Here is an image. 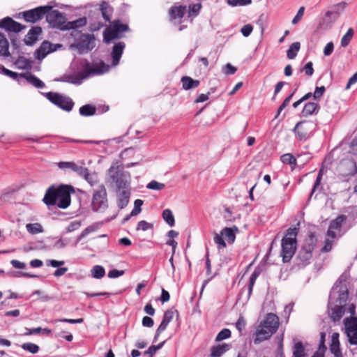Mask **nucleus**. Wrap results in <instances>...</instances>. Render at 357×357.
I'll return each mask as SVG.
<instances>
[{"mask_svg": "<svg viewBox=\"0 0 357 357\" xmlns=\"http://www.w3.org/2000/svg\"><path fill=\"white\" fill-rule=\"evenodd\" d=\"M348 296L346 284L336 282L331 289L328 304V314L333 321H340L344 315Z\"/></svg>", "mask_w": 357, "mask_h": 357, "instance_id": "f257e3e1", "label": "nucleus"}, {"mask_svg": "<svg viewBox=\"0 0 357 357\" xmlns=\"http://www.w3.org/2000/svg\"><path fill=\"white\" fill-rule=\"evenodd\" d=\"M74 192L71 185H61L57 188L50 187L44 196L43 202L47 206L57 205L60 208L65 209L70 204V194Z\"/></svg>", "mask_w": 357, "mask_h": 357, "instance_id": "f03ea898", "label": "nucleus"}, {"mask_svg": "<svg viewBox=\"0 0 357 357\" xmlns=\"http://www.w3.org/2000/svg\"><path fill=\"white\" fill-rule=\"evenodd\" d=\"M278 326L279 318L278 316L273 313H268L256 331L255 344L269 339L277 331Z\"/></svg>", "mask_w": 357, "mask_h": 357, "instance_id": "7ed1b4c3", "label": "nucleus"}, {"mask_svg": "<svg viewBox=\"0 0 357 357\" xmlns=\"http://www.w3.org/2000/svg\"><path fill=\"white\" fill-rule=\"evenodd\" d=\"M109 68L110 66L109 65L100 61L98 63H95L93 66L87 69V71L84 73H77L63 75L61 81L79 85L86 78L91 75L105 73L109 70Z\"/></svg>", "mask_w": 357, "mask_h": 357, "instance_id": "20e7f679", "label": "nucleus"}, {"mask_svg": "<svg viewBox=\"0 0 357 357\" xmlns=\"http://www.w3.org/2000/svg\"><path fill=\"white\" fill-rule=\"evenodd\" d=\"M97 16L91 17L89 24V31H97L104 27L107 22H110L113 8L106 1H102L100 4Z\"/></svg>", "mask_w": 357, "mask_h": 357, "instance_id": "39448f33", "label": "nucleus"}, {"mask_svg": "<svg viewBox=\"0 0 357 357\" xmlns=\"http://www.w3.org/2000/svg\"><path fill=\"white\" fill-rule=\"evenodd\" d=\"M297 234L296 228H289L282 239L281 256L283 262H289L294 255L297 246Z\"/></svg>", "mask_w": 357, "mask_h": 357, "instance_id": "423d86ee", "label": "nucleus"}, {"mask_svg": "<svg viewBox=\"0 0 357 357\" xmlns=\"http://www.w3.org/2000/svg\"><path fill=\"white\" fill-rule=\"evenodd\" d=\"M108 176L116 185V190H131V176L128 172L123 171L118 165H112L108 169Z\"/></svg>", "mask_w": 357, "mask_h": 357, "instance_id": "0eeeda50", "label": "nucleus"}, {"mask_svg": "<svg viewBox=\"0 0 357 357\" xmlns=\"http://www.w3.org/2000/svg\"><path fill=\"white\" fill-rule=\"evenodd\" d=\"M91 208L98 213H102L108 208L107 194L104 185H100L93 190Z\"/></svg>", "mask_w": 357, "mask_h": 357, "instance_id": "6e6552de", "label": "nucleus"}, {"mask_svg": "<svg viewBox=\"0 0 357 357\" xmlns=\"http://www.w3.org/2000/svg\"><path fill=\"white\" fill-rule=\"evenodd\" d=\"M129 27L127 24H123L120 20H114L107 26L103 32V40L105 43L116 38H121L123 33L128 31Z\"/></svg>", "mask_w": 357, "mask_h": 357, "instance_id": "1a4fd4ad", "label": "nucleus"}, {"mask_svg": "<svg viewBox=\"0 0 357 357\" xmlns=\"http://www.w3.org/2000/svg\"><path fill=\"white\" fill-rule=\"evenodd\" d=\"M317 239L313 234H310L305 241V243L301 250L298 251L297 259L299 261V265L305 266L312 257V252L315 247Z\"/></svg>", "mask_w": 357, "mask_h": 357, "instance_id": "9d476101", "label": "nucleus"}, {"mask_svg": "<svg viewBox=\"0 0 357 357\" xmlns=\"http://www.w3.org/2000/svg\"><path fill=\"white\" fill-rule=\"evenodd\" d=\"M44 96L52 104L66 112H70L74 107V102L70 98L59 93L47 92Z\"/></svg>", "mask_w": 357, "mask_h": 357, "instance_id": "9b49d317", "label": "nucleus"}, {"mask_svg": "<svg viewBox=\"0 0 357 357\" xmlns=\"http://www.w3.org/2000/svg\"><path fill=\"white\" fill-rule=\"evenodd\" d=\"M46 21L52 28L58 29L62 31L66 29V15L57 10H52L47 11L45 15Z\"/></svg>", "mask_w": 357, "mask_h": 357, "instance_id": "f8f14e48", "label": "nucleus"}, {"mask_svg": "<svg viewBox=\"0 0 357 357\" xmlns=\"http://www.w3.org/2000/svg\"><path fill=\"white\" fill-rule=\"evenodd\" d=\"M51 8L52 6H39L33 9L22 12L19 15H22L26 22L36 23L43 19L45 15Z\"/></svg>", "mask_w": 357, "mask_h": 357, "instance_id": "ddd939ff", "label": "nucleus"}, {"mask_svg": "<svg viewBox=\"0 0 357 357\" xmlns=\"http://www.w3.org/2000/svg\"><path fill=\"white\" fill-rule=\"evenodd\" d=\"M73 47H75L80 54L86 53L95 47V37L89 33L82 34Z\"/></svg>", "mask_w": 357, "mask_h": 357, "instance_id": "4468645a", "label": "nucleus"}, {"mask_svg": "<svg viewBox=\"0 0 357 357\" xmlns=\"http://www.w3.org/2000/svg\"><path fill=\"white\" fill-rule=\"evenodd\" d=\"M315 129V124L312 121L298 122L294 132L300 140L306 139L311 136Z\"/></svg>", "mask_w": 357, "mask_h": 357, "instance_id": "2eb2a0df", "label": "nucleus"}, {"mask_svg": "<svg viewBox=\"0 0 357 357\" xmlns=\"http://www.w3.org/2000/svg\"><path fill=\"white\" fill-rule=\"evenodd\" d=\"M337 170L339 175L344 178L354 176L357 172L356 163L354 160H343L340 163Z\"/></svg>", "mask_w": 357, "mask_h": 357, "instance_id": "dca6fc26", "label": "nucleus"}, {"mask_svg": "<svg viewBox=\"0 0 357 357\" xmlns=\"http://www.w3.org/2000/svg\"><path fill=\"white\" fill-rule=\"evenodd\" d=\"M346 334L348 341L351 345L357 344V319L349 320L346 319L344 321Z\"/></svg>", "mask_w": 357, "mask_h": 357, "instance_id": "f3484780", "label": "nucleus"}, {"mask_svg": "<svg viewBox=\"0 0 357 357\" xmlns=\"http://www.w3.org/2000/svg\"><path fill=\"white\" fill-rule=\"evenodd\" d=\"M24 25L8 17L0 21V28L5 29L8 31L18 33L24 29Z\"/></svg>", "mask_w": 357, "mask_h": 357, "instance_id": "a211bd4d", "label": "nucleus"}, {"mask_svg": "<svg viewBox=\"0 0 357 357\" xmlns=\"http://www.w3.org/2000/svg\"><path fill=\"white\" fill-rule=\"evenodd\" d=\"M345 220L344 215H340L331 222L327 231V236L333 239L337 236V234L340 232L343 222Z\"/></svg>", "mask_w": 357, "mask_h": 357, "instance_id": "6ab92c4d", "label": "nucleus"}, {"mask_svg": "<svg viewBox=\"0 0 357 357\" xmlns=\"http://www.w3.org/2000/svg\"><path fill=\"white\" fill-rule=\"evenodd\" d=\"M126 47V44L123 42H118L114 44L111 52L112 66L116 67L119 65L123 50Z\"/></svg>", "mask_w": 357, "mask_h": 357, "instance_id": "aec40b11", "label": "nucleus"}, {"mask_svg": "<svg viewBox=\"0 0 357 357\" xmlns=\"http://www.w3.org/2000/svg\"><path fill=\"white\" fill-rule=\"evenodd\" d=\"M116 204L119 209L126 208L129 202L131 195V190H115Z\"/></svg>", "mask_w": 357, "mask_h": 357, "instance_id": "412c9836", "label": "nucleus"}, {"mask_svg": "<svg viewBox=\"0 0 357 357\" xmlns=\"http://www.w3.org/2000/svg\"><path fill=\"white\" fill-rule=\"evenodd\" d=\"M347 6L345 2H340L331 6V9L326 13V17L331 21H335L342 13Z\"/></svg>", "mask_w": 357, "mask_h": 357, "instance_id": "4be33fe9", "label": "nucleus"}, {"mask_svg": "<svg viewBox=\"0 0 357 357\" xmlns=\"http://www.w3.org/2000/svg\"><path fill=\"white\" fill-rule=\"evenodd\" d=\"M53 45L48 41H44L34 53L36 59L38 60L43 59L48 54L55 51Z\"/></svg>", "mask_w": 357, "mask_h": 357, "instance_id": "5701e85b", "label": "nucleus"}, {"mask_svg": "<svg viewBox=\"0 0 357 357\" xmlns=\"http://www.w3.org/2000/svg\"><path fill=\"white\" fill-rule=\"evenodd\" d=\"M329 347L331 352L335 357H343L342 350L340 349L338 333H333L332 334Z\"/></svg>", "mask_w": 357, "mask_h": 357, "instance_id": "b1692460", "label": "nucleus"}, {"mask_svg": "<svg viewBox=\"0 0 357 357\" xmlns=\"http://www.w3.org/2000/svg\"><path fill=\"white\" fill-rule=\"evenodd\" d=\"M20 77L25 79L29 84L37 89H43L45 87V83L31 73L27 72L22 73L20 74Z\"/></svg>", "mask_w": 357, "mask_h": 357, "instance_id": "393cba45", "label": "nucleus"}, {"mask_svg": "<svg viewBox=\"0 0 357 357\" xmlns=\"http://www.w3.org/2000/svg\"><path fill=\"white\" fill-rule=\"evenodd\" d=\"M186 12L185 6H172L169 11V17L172 20H181L183 17Z\"/></svg>", "mask_w": 357, "mask_h": 357, "instance_id": "a878e982", "label": "nucleus"}, {"mask_svg": "<svg viewBox=\"0 0 357 357\" xmlns=\"http://www.w3.org/2000/svg\"><path fill=\"white\" fill-rule=\"evenodd\" d=\"M230 349V345L226 343H222L214 346L211 349V357H220L223 354Z\"/></svg>", "mask_w": 357, "mask_h": 357, "instance_id": "bb28decb", "label": "nucleus"}, {"mask_svg": "<svg viewBox=\"0 0 357 357\" xmlns=\"http://www.w3.org/2000/svg\"><path fill=\"white\" fill-rule=\"evenodd\" d=\"M181 81L182 82L183 89L185 90L195 89L200 83L199 80L193 79L192 77L188 76L183 77Z\"/></svg>", "mask_w": 357, "mask_h": 357, "instance_id": "cd10ccee", "label": "nucleus"}, {"mask_svg": "<svg viewBox=\"0 0 357 357\" xmlns=\"http://www.w3.org/2000/svg\"><path fill=\"white\" fill-rule=\"evenodd\" d=\"M319 110V105L315 102H309L304 105L302 110V115L303 116H310Z\"/></svg>", "mask_w": 357, "mask_h": 357, "instance_id": "c85d7f7f", "label": "nucleus"}, {"mask_svg": "<svg viewBox=\"0 0 357 357\" xmlns=\"http://www.w3.org/2000/svg\"><path fill=\"white\" fill-rule=\"evenodd\" d=\"M174 317V312L167 310L165 312L162 320L158 326V332L162 333L167 328L169 323L172 321Z\"/></svg>", "mask_w": 357, "mask_h": 357, "instance_id": "c756f323", "label": "nucleus"}, {"mask_svg": "<svg viewBox=\"0 0 357 357\" xmlns=\"http://www.w3.org/2000/svg\"><path fill=\"white\" fill-rule=\"evenodd\" d=\"M87 23L86 17H83L73 21L67 22L66 30L76 29L84 26Z\"/></svg>", "mask_w": 357, "mask_h": 357, "instance_id": "7c9ffc66", "label": "nucleus"}, {"mask_svg": "<svg viewBox=\"0 0 357 357\" xmlns=\"http://www.w3.org/2000/svg\"><path fill=\"white\" fill-rule=\"evenodd\" d=\"M9 43L6 37L0 32V55L3 56H9Z\"/></svg>", "mask_w": 357, "mask_h": 357, "instance_id": "2f4dec72", "label": "nucleus"}, {"mask_svg": "<svg viewBox=\"0 0 357 357\" xmlns=\"http://www.w3.org/2000/svg\"><path fill=\"white\" fill-rule=\"evenodd\" d=\"M301 48L299 42L292 43L287 51V56L289 59H294L296 56Z\"/></svg>", "mask_w": 357, "mask_h": 357, "instance_id": "473e14b6", "label": "nucleus"}, {"mask_svg": "<svg viewBox=\"0 0 357 357\" xmlns=\"http://www.w3.org/2000/svg\"><path fill=\"white\" fill-rule=\"evenodd\" d=\"M221 234L229 243H233L236 239L235 231L232 228L225 227L221 230Z\"/></svg>", "mask_w": 357, "mask_h": 357, "instance_id": "72a5a7b5", "label": "nucleus"}, {"mask_svg": "<svg viewBox=\"0 0 357 357\" xmlns=\"http://www.w3.org/2000/svg\"><path fill=\"white\" fill-rule=\"evenodd\" d=\"M101 226V223L96 222L84 229L78 237V241L82 240L89 234L96 231Z\"/></svg>", "mask_w": 357, "mask_h": 357, "instance_id": "f704fd0d", "label": "nucleus"}, {"mask_svg": "<svg viewBox=\"0 0 357 357\" xmlns=\"http://www.w3.org/2000/svg\"><path fill=\"white\" fill-rule=\"evenodd\" d=\"M293 357H307L305 348L301 342H296L293 349Z\"/></svg>", "mask_w": 357, "mask_h": 357, "instance_id": "c9c22d12", "label": "nucleus"}, {"mask_svg": "<svg viewBox=\"0 0 357 357\" xmlns=\"http://www.w3.org/2000/svg\"><path fill=\"white\" fill-rule=\"evenodd\" d=\"M113 139H107L102 141H86V143L96 144L100 146V151L107 153L109 152L108 146Z\"/></svg>", "mask_w": 357, "mask_h": 357, "instance_id": "e433bc0d", "label": "nucleus"}, {"mask_svg": "<svg viewBox=\"0 0 357 357\" xmlns=\"http://www.w3.org/2000/svg\"><path fill=\"white\" fill-rule=\"evenodd\" d=\"M91 273L93 278L101 279L105 275V270L102 266L96 265L91 268Z\"/></svg>", "mask_w": 357, "mask_h": 357, "instance_id": "4c0bfd02", "label": "nucleus"}, {"mask_svg": "<svg viewBox=\"0 0 357 357\" xmlns=\"http://www.w3.org/2000/svg\"><path fill=\"white\" fill-rule=\"evenodd\" d=\"M26 229L31 234H37L43 231V227L39 223H29L26 225Z\"/></svg>", "mask_w": 357, "mask_h": 357, "instance_id": "58836bf2", "label": "nucleus"}, {"mask_svg": "<svg viewBox=\"0 0 357 357\" xmlns=\"http://www.w3.org/2000/svg\"><path fill=\"white\" fill-rule=\"evenodd\" d=\"M163 220L169 225L170 227H173L175 224V220L174 215L170 209H165L162 211V214Z\"/></svg>", "mask_w": 357, "mask_h": 357, "instance_id": "ea45409f", "label": "nucleus"}, {"mask_svg": "<svg viewBox=\"0 0 357 357\" xmlns=\"http://www.w3.org/2000/svg\"><path fill=\"white\" fill-rule=\"evenodd\" d=\"M96 109L90 105H83L79 108V114L83 116H89L95 114Z\"/></svg>", "mask_w": 357, "mask_h": 357, "instance_id": "a19ab883", "label": "nucleus"}, {"mask_svg": "<svg viewBox=\"0 0 357 357\" xmlns=\"http://www.w3.org/2000/svg\"><path fill=\"white\" fill-rule=\"evenodd\" d=\"M15 65L20 69H29L31 67V61L23 56H20L15 61Z\"/></svg>", "mask_w": 357, "mask_h": 357, "instance_id": "79ce46f5", "label": "nucleus"}, {"mask_svg": "<svg viewBox=\"0 0 357 357\" xmlns=\"http://www.w3.org/2000/svg\"><path fill=\"white\" fill-rule=\"evenodd\" d=\"M42 33V29L40 26H35L31 28L28 32L27 37L31 41H36L38 39V36Z\"/></svg>", "mask_w": 357, "mask_h": 357, "instance_id": "37998d69", "label": "nucleus"}, {"mask_svg": "<svg viewBox=\"0 0 357 357\" xmlns=\"http://www.w3.org/2000/svg\"><path fill=\"white\" fill-rule=\"evenodd\" d=\"M227 4L232 7L245 6L252 3V0H226Z\"/></svg>", "mask_w": 357, "mask_h": 357, "instance_id": "c03bdc74", "label": "nucleus"}, {"mask_svg": "<svg viewBox=\"0 0 357 357\" xmlns=\"http://www.w3.org/2000/svg\"><path fill=\"white\" fill-rule=\"evenodd\" d=\"M21 347L24 350L27 351L33 354L38 353L39 351V347L37 344L31 342L24 343L21 345Z\"/></svg>", "mask_w": 357, "mask_h": 357, "instance_id": "a18cd8bd", "label": "nucleus"}, {"mask_svg": "<svg viewBox=\"0 0 357 357\" xmlns=\"http://www.w3.org/2000/svg\"><path fill=\"white\" fill-rule=\"evenodd\" d=\"M353 36L354 31L351 28H349L341 39V45L344 47H347L349 44Z\"/></svg>", "mask_w": 357, "mask_h": 357, "instance_id": "49530a36", "label": "nucleus"}, {"mask_svg": "<svg viewBox=\"0 0 357 357\" xmlns=\"http://www.w3.org/2000/svg\"><path fill=\"white\" fill-rule=\"evenodd\" d=\"M202 8L201 3H195L190 4L188 7V17H195L197 16Z\"/></svg>", "mask_w": 357, "mask_h": 357, "instance_id": "de8ad7c7", "label": "nucleus"}, {"mask_svg": "<svg viewBox=\"0 0 357 357\" xmlns=\"http://www.w3.org/2000/svg\"><path fill=\"white\" fill-rule=\"evenodd\" d=\"M281 161L284 164L290 165H296V158L290 153H285L281 156Z\"/></svg>", "mask_w": 357, "mask_h": 357, "instance_id": "09e8293b", "label": "nucleus"}, {"mask_svg": "<svg viewBox=\"0 0 357 357\" xmlns=\"http://www.w3.org/2000/svg\"><path fill=\"white\" fill-rule=\"evenodd\" d=\"M71 170L77 173L80 176L83 177V176H87L88 169L82 166H78L75 162L73 164Z\"/></svg>", "mask_w": 357, "mask_h": 357, "instance_id": "8fccbe9b", "label": "nucleus"}, {"mask_svg": "<svg viewBox=\"0 0 357 357\" xmlns=\"http://www.w3.org/2000/svg\"><path fill=\"white\" fill-rule=\"evenodd\" d=\"M143 204V201L142 199H136L134 202V208L132 210L130 216H136L137 215L142 211V206Z\"/></svg>", "mask_w": 357, "mask_h": 357, "instance_id": "3c124183", "label": "nucleus"}, {"mask_svg": "<svg viewBox=\"0 0 357 357\" xmlns=\"http://www.w3.org/2000/svg\"><path fill=\"white\" fill-rule=\"evenodd\" d=\"M0 73H3V75L8 76L13 79H17L19 77H20V74L11 71L3 66H0Z\"/></svg>", "mask_w": 357, "mask_h": 357, "instance_id": "603ef678", "label": "nucleus"}, {"mask_svg": "<svg viewBox=\"0 0 357 357\" xmlns=\"http://www.w3.org/2000/svg\"><path fill=\"white\" fill-rule=\"evenodd\" d=\"M165 186L164 183H159L153 180L148 183L146 188L150 190H161L165 188Z\"/></svg>", "mask_w": 357, "mask_h": 357, "instance_id": "864d4df0", "label": "nucleus"}, {"mask_svg": "<svg viewBox=\"0 0 357 357\" xmlns=\"http://www.w3.org/2000/svg\"><path fill=\"white\" fill-rule=\"evenodd\" d=\"M231 336V331L229 329L224 328L217 335L215 340L216 341H222L227 338H229Z\"/></svg>", "mask_w": 357, "mask_h": 357, "instance_id": "5fc2aeb1", "label": "nucleus"}, {"mask_svg": "<svg viewBox=\"0 0 357 357\" xmlns=\"http://www.w3.org/2000/svg\"><path fill=\"white\" fill-rule=\"evenodd\" d=\"M214 242L218 245V249L225 248L227 246L221 233L215 234Z\"/></svg>", "mask_w": 357, "mask_h": 357, "instance_id": "6e6d98bb", "label": "nucleus"}, {"mask_svg": "<svg viewBox=\"0 0 357 357\" xmlns=\"http://www.w3.org/2000/svg\"><path fill=\"white\" fill-rule=\"evenodd\" d=\"M153 226L151 223H149L145 220H141L138 222L137 226V230L147 231L153 229Z\"/></svg>", "mask_w": 357, "mask_h": 357, "instance_id": "4d7b16f0", "label": "nucleus"}, {"mask_svg": "<svg viewBox=\"0 0 357 357\" xmlns=\"http://www.w3.org/2000/svg\"><path fill=\"white\" fill-rule=\"evenodd\" d=\"M325 91H326V88L324 86H321L319 87L317 86L313 93L314 100H319L321 98V97L324 95Z\"/></svg>", "mask_w": 357, "mask_h": 357, "instance_id": "13d9d810", "label": "nucleus"}, {"mask_svg": "<svg viewBox=\"0 0 357 357\" xmlns=\"http://www.w3.org/2000/svg\"><path fill=\"white\" fill-rule=\"evenodd\" d=\"M81 221L75 220L71 222L66 228L68 232H72L78 229L81 227Z\"/></svg>", "mask_w": 357, "mask_h": 357, "instance_id": "bf43d9fd", "label": "nucleus"}, {"mask_svg": "<svg viewBox=\"0 0 357 357\" xmlns=\"http://www.w3.org/2000/svg\"><path fill=\"white\" fill-rule=\"evenodd\" d=\"M304 11H305V8L303 6H301L298 9L296 16L292 20L291 23L293 24H296L302 19V17H303V16L304 15Z\"/></svg>", "mask_w": 357, "mask_h": 357, "instance_id": "052dcab7", "label": "nucleus"}, {"mask_svg": "<svg viewBox=\"0 0 357 357\" xmlns=\"http://www.w3.org/2000/svg\"><path fill=\"white\" fill-rule=\"evenodd\" d=\"M83 177L91 185L97 182V175L96 174H90L89 169L87 170V176H83Z\"/></svg>", "mask_w": 357, "mask_h": 357, "instance_id": "680f3d73", "label": "nucleus"}, {"mask_svg": "<svg viewBox=\"0 0 357 357\" xmlns=\"http://www.w3.org/2000/svg\"><path fill=\"white\" fill-rule=\"evenodd\" d=\"M252 30H253V26L250 24H248L244 25L241 28V32L243 36L248 37L251 34Z\"/></svg>", "mask_w": 357, "mask_h": 357, "instance_id": "e2e57ef3", "label": "nucleus"}, {"mask_svg": "<svg viewBox=\"0 0 357 357\" xmlns=\"http://www.w3.org/2000/svg\"><path fill=\"white\" fill-rule=\"evenodd\" d=\"M303 70L305 72V74L307 76H308V77L312 76L314 73L312 62H311V61L307 62L303 67Z\"/></svg>", "mask_w": 357, "mask_h": 357, "instance_id": "0e129e2a", "label": "nucleus"}, {"mask_svg": "<svg viewBox=\"0 0 357 357\" xmlns=\"http://www.w3.org/2000/svg\"><path fill=\"white\" fill-rule=\"evenodd\" d=\"M236 68L230 63H227L223 68V73L225 75H233L236 72Z\"/></svg>", "mask_w": 357, "mask_h": 357, "instance_id": "69168bd1", "label": "nucleus"}, {"mask_svg": "<svg viewBox=\"0 0 357 357\" xmlns=\"http://www.w3.org/2000/svg\"><path fill=\"white\" fill-rule=\"evenodd\" d=\"M245 320L243 317H240L236 323V328L240 333H241L242 331L245 328Z\"/></svg>", "mask_w": 357, "mask_h": 357, "instance_id": "338daca9", "label": "nucleus"}, {"mask_svg": "<svg viewBox=\"0 0 357 357\" xmlns=\"http://www.w3.org/2000/svg\"><path fill=\"white\" fill-rule=\"evenodd\" d=\"M124 274V271L113 269L109 271L107 276L109 278H116Z\"/></svg>", "mask_w": 357, "mask_h": 357, "instance_id": "774afa93", "label": "nucleus"}]
</instances>
